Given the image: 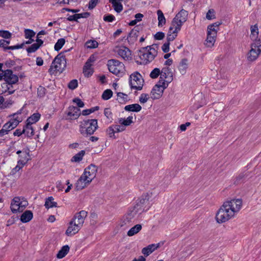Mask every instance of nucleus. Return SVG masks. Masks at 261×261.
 <instances>
[{
    "instance_id": "c03bdc74",
    "label": "nucleus",
    "mask_w": 261,
    "mask_h": 261,
    "mask_svg": "<svg viewBox=\"0 0 261 261\" xmlns=\"http://www.w3.org/2000/svg\"><path fill=\"white\" fill-rule=\"evenodd\" d=\"M140 27L136 26L129 33L128 36L130 38H137L138 36L139 31Z\"/></svg>"
},
{
    "instance_id": "58836bf2",
    "label": "nucleus",
    "mask_w": 261,
    "mask_h": 261,
    "mask_svg": "<svg viewBox=\"0 0 261 261\" xmlns=\"http://www.w3.org/2000/svg\"><path fill=\"white\" fill-rule=\"evenodd\" d=\"M133 118V117L132 116H128L126 119L120 118L119 120V122L121 125H123L124 126H128L131 123H133V121H132Z\"/></svg>"
},
{
    "instance_id": "bf43d9fd",
    "label": "nucleus",
    "mask_w": 261,
    "mask_h": 261,
    "mask_svg": "<svg viewBox=\"0 0 261 261\" xmlns=\"http://www.w3.org/2000/svg\"><path fill=\"white\" fill-rule=\"evenodd\" d=\"M10 43V41L9 40L1 39L0 40V47H3L4 50H6L7 49H6V48L8 46L6 45L9 44Z\"/></svg>"
},
{
    "instance_id": "603ef678",
    "label": "nucleus",
    "mask_w": 261,
    "mask_h": 261,
    "mask_svg": "<svg viewBox=\"0 0 261 261\" xmlns=\"http://www.w3.org/2000/svg\"><path fill=\"white\" fill-rule=\"evenodd\" d=\"M40 46L38 44L35 43L32 44L30 47H29L27 50L29 53H34L36 51Z\"/></svg>"
},
{
    "instance_id": "9b49d317",
    "label": "nucleus",
    "mask_w": 261,
    "mask_h": 261,
    "mask_svg": "<svg viewBox=\"0 0 261 261\" xmlns=\"http://www.w3.org/2000/svg\"><path fill=\"white\" fill-rule=\"evenodd\" d=\"M2 75L3 79L6 82L9 86L16 84L18 81V77L17 75L13 73L10 69H7L2 71Z\"/></svg>"
},
{
    "instance_id": "de8ad7c7",
    "label": "nucleus",
    "mask_w": 261,
    "mask_h": 261,
    "mask_svg": "<svg viewBox=\"0 0 261 261\" xmlns=\"http://www.w3.org/2000/svg\"><path fill=\"white\" fill-rule=\"evenodd\" d=\"M107 134L110 138L115 139L116 137L115 136V130L113 125L109 126L106 130Z\"/></svg>"
},
{
    "instance_id": "13d9d810",
    "label": "nucleus",
    "mask_w": 261,
    "mask_h": 261,
    "mask_svg": "<svg viewBox=\"0 0 261 261\" xmlns=\"http://www.w3.org/2000/svg\"><path fill=\"white\" fill-rule=\"evenodd\" d=\"M215 11L213 9H210L206 13V18L208 20H211L215 18Z\"/></svg>"
},
{
    "instance_id": "338daca9",
    "label": "nucleus",
    "mask_w": 261,
    "mask_h": 261,
    "mask_svg": "<svg viewBox=\"0 0 261 261\" xmlns=\"http://www.w3.org/2000/svg\"><path fill=\"white\" fill-rule=\"evenodd\" d=\"M170 43L166 42L162 46L164 53H168L169 51Z\"/></svg>"
},
{
    "instance_id": "1a4fd4ad",
    "label": "nucleus",
    "mask_w": 261,
    "mask_h": 261,
    "mask_svg": "<svg viewBox=\"0 0 261 261\" xmlns=\"http://www.w3.org/2000/svg\"><path fill=\"white\" fill-rule=\"evenodd\" d=\"M261 53V40H256L251 45V49L247 54L248 61L253 62L255 61Z\"/></svg>"
},
{
    "instance_id": "774afa93",
    "label": "nucleus",
    "mask_w": 261,
    "mask_h": 261,
    "mask_svg": "<svg viewBox=\"0 0 261 261\" xmlns=\"http://www.w3.org/2000/svg\"><path fill=\"white\" fill-rule=\"evenodd\" d=\"M21 164H18L17 166H15L11 171L10 174L11 175H14L16 174L17 172H18L20 169L22 168L23 166L22 165L20 166Z\"/></svg>"
},
{
    "instance_id": "69168bd1",
    "label": "nucleus",
    "mask_w": 261,
    "mask_h": 261,
    "mask_svg": "<svg viewBox=\"0 0 261 261\" xmlns=\"http://www.w3.org/2000/svg\"><path fill=\"white\" fill-rule=\"evenodd\" d=\"M99 0H90L89 3V9H93L98 4Z\"/></svg>"
},
{
    "instance_id": "412c9836",
    "label": "nucleus",
    "mask_w": 261,
    "mask_h": 261,
    "mask_svg": "<svg viewBox=\"0 0 261 261\" xmlns=\"http://www.w3.org/2000/svg\"><path fill=\"white\" fill-rule=\"evenodd\" d=\"M28 148L22 151V154L19 155L20 159L18 161V164H21L23 166L30 160V152Z\"/></svg>"
},
{
    "instance_id": "f257e3e1",
    "label": "nucleus",
    "mask_w": 261,
    "mask_h": 261,
    "mask_svg": "<svg viewBox=\"0 0 261 261\" xmlns=\"http://www.w3.org/2000/svg\"><path fill=\"white\" fill-rule=\"evenodd\" d=\"M96 172L97 167L93 164L87 167L76 183L77 190H82L88 185L95 178Z\"/></svg>"
},
{
    "instance_id": "5fc2aeb1",
    "label": "nucleus",
    "mask_w": 261,
    "mask_h": 261,
    "mask_svg": "<svg viewBox=\"0 0 261 261\" xmlns=\"http://www.w3.org/2000/svg\"><path fill=\"white\" fill-rule=\"evenodd\" d=\"M104 114L105 116L107 118V119H108L109 120L111 121V120L113 119V114L110 108H106L104 110Z\"/></svg>"
},
{
    "instance_id": "423d86ee",
    "label": "nucleus",
    "mask_w": 261,
    "mask_h": 261,
    "mask_svg": "<svg viewBox=\"0 0 261 261\" xmlns=\"http://www.w3.org/2000/svg\"><path fill=\"white\" fill-rule=\"evenodd\" d=\"M140 214L133 207H130L127 214L123 217L119 223L121 227L127 228L130 226L137 219Z\"/></svg>"
},
{
    "instance_id": "72a5a7b5",
    "label": "nucleus",
    "mask_w": 261,
    "mask_h": 261,
    "mask_svg": "<svg viewBox=\"0 0 261 261\" xmlns=\"http://www.w3.org/2000/svg\"><path fill=\"white\" fill-rule=\"evenodd\" d=\"M44 205L46 208H49L57 207V203L54 202L53 197L50 196L46 198Z\"/></svg>"
},
{
    "instance_id": "37998d69",
    "label": "nucleus",
    "mask_w": 261,
    "mask_h": 261,
    "mask_svg": "<svg viewBox=\"0 0 261 261\" xmlns=\"http://www.w3.org/2000/svg\"><path fill=\"white\" fill-rule=\"evenodd\" d=\"M113 95V92L110 89H107L103 92L101 97L104 100L109 99Z\"/></svg>"
},
{
    "instance_id": "680f3d73",
    "label": "nucleus",
    "mask_w": 261,
    "mask_h": 261,
    "mask_svg": "<svg viewBox=\"0 0 261 261\" xmlns=\"http://www.w3.org/2000/svg\"><path fill=\"white\" fill-rule=\"evenodd\" d=\"M165 37V34L162 32H157L154 36L155 40H161Z\"/></svg>"
},
{
    "instance_id": "a211bd4d",
    "label": "nucleus",
    "mask_w": 261,
    "mask_h": 261,
    "mask_svg": "<svg viewBox=\"0 0 261 261\" xmlns=\"http://www.w3.org/2000/svg\"><path fill=\"white\" fill-rule=\"evenodd\" d=\"M165 89L162 86L155 85L151 91V97L153 99H159L162 96Z\"/></svg>"
},
{
    "instance_id": "c9c22d12",
    "label": "nucleus",
    "mask_w": 261,
    "mask_h": 261,
    "mask_svg": "<svg viewBox=\"0 0 261 261\" xmlns=\"http://www.w3.org/2000/svg\"><path fill=\"white\" fill-rule=\"evenodd\" d=\"M85 154V151L81 150L79 153L75 154L71 158V161L72 162H79L83 159V157L84 156Z\"/></svg>"
},
{
    "instance_id": "39448f33",
    "label": "nucleus",
    "mask_w": 261,
    "mask_h": 261,
    "mask_svg": "<svg viewBox=\"0 0 261 261\" xmlns=\"http://www.w3.org/2000/svg\"><path fill=\"white\" fill-rule=\"evenodd\" d=\"M157 55V52L153 49L152 51L148 50V47L141 48L138 53V56L140 59V64L146 65L153 60Z\"/></svg>"
},
{
    "instance_id": "79ce46f5",
    "label": "nucleus",
    "mask_w": 261,
    "mask_h": 261,
    "mask_svg": "<svg viewBox=\"0 0 261 261\" xmlns=\"http://www.w3.org/2000/svg\"><path fill=\"white\" fill-rule=\"evenodd\" d=\"M180 29L181 28L178 26H174L173 25V22H171V24L169 28L168 34H170L171 35L175 34L176 35H177V33L180 30Z\"/></svg>"
},
{
    "instance_id": "a18cd8bd",
    "label": "nucleus",
    "mask_w": 261,
    "mask_h": 261,
    "mask_svg": "<svg viewBox=\"0 0 261 261\" xmlns=\"http://www.w3.org/2000/svg\"><path fill=\"white\" fill-rule=\"evenodd\" d=\"M99 108V107L96 106V107H92L89 109H86V110H83L82 112V115H83L84 116L88 115L90 114L91 113H93L95 111L98 110Z\"/></svg>"
},
{
    "instance_id": "b1692460",
    "label": "nucleus",
    "mask_w": 261,
    "mask_h": 261,
    "mask_svg": "<svg viewBox=\"0 0 261 261\" xmlns=\"http://www.w3.org/2000/svg\"><path fill=\"white\" fill-rule=\"evenodd\" d=\"M170 77L172 81V73L169 67H164L161 71L160 79L168 80Z\"/></svg>"
},
{
    "instance_id": "aec40b11",
    "label": "nucleus",
    "mask_w": 261,
    "mask_h": 261,
    "mask_svg": "<svg viewBox=\"0 0 261 261\" xmlns=\"http://www.w3.org/2000/svg\"><path fill=\"white\" fill-rule=\"evenodd\" d=\"M81 229L80 228L78 227L76 225V223L70 221L69 224V226L66 231V234L68 236H72Z\"/></svg>"
},
{
    "instance_id": "6e6d98bb",
    "label": "nucleus",
    "mask_w": 261,
    "mask_h": 261,
    "mask_svg": "<svg viewBox=\"0 0 261 261\" xmlns=\"http://www.w3.org/2000/svg\"><path fill=\"white\" fill-rule=\"evenodd\" d=\"M149 97L148 94L142 93L139 97V101L141 103H144L147 101Z\"/></svg>"
},
{
    "instance_id": "8fccbe9b",
    "label": "nucleus",
    "mask_w": 261,
    "mask_h": 261,
    "mask_svg": "<svg viewBox=\"0 0 261 261\" xmlns=\"http://www.w3.org/2000/svg\"><path fill=\"white\" fill-rule=\"evenodd\" d=\"M161 73V70L158 68H155L150 73V76L152 79H156Z\"/></svg>"
},
{
    "instance_id": "473e14b6",
    "label": "nucleus",
    "mask_w": 261,
    "mask_h": 261,
    "mask_svg": "<svg viewBox=\"0 0 261 261\" xmlns=\"http://www.w3.org/2000/svg\"><path fill=\"white\" fill-rule=\"evenodd\" d=\"M258 34V29L257 24H255L251 27V35L250 37L252 40H258V39H256Z\"/></svg>"
},
{
    "instance_id": "f704fd0d",
    "label": "nucleus",
    "mask_w": 261,
    "mask_h": 261,
    "mask_svg": "<svg viewBox=\"0 0 261 261\" xmlns=\"http://www.w3.org/2000/svg\"><path fill=\"white\" fill-rule=\"evenodd\" d=\"M157 14L159 20L158 26L162 27L166 23V19L165 18L164 14L161 10H158L157 11Z\"/></svg>"
},
{
    "instance_id": "4468645a",
    "label": "nucleus",
    "mask_w": 261,
    "mask_h": 261,
    "mask_svg": "<svg viewBox=\"0 0 261 261\" xmlns=\"http://www.w3.org/2000/svg\"><path fill=\"white\" fill-rule=\"evenodd\" d=\"M225 203L235 214L240 210L242 206V200L241 199H233L226 201Z\"/></svg>"
},
{
    "instance_id": "4d7b16f0",
    "label": "nucleus",
    "mask_w": 261,
    "mask_h": 261,
    "mask_svg": "<svg viewBox=\"0 0 261 261\" xmlns=\"http://www.w3.org/2000/svg\"><path fill=\"white\" fill-rule=\"evenodd\" d=\"M77 81L76 80H72L69 83L68 87L70 89L74 90L77 87Z\"/></svg>"
},
{
    "instance_id": "7c9ffc66",
    "label": "nucleus",
    "mask_w": 261,
    "mask_h": 261,
    "mask_svg": "<svg viewBox=\"0 0 261 261\" xmlns=\"http://www.w3.org/2000/svg\"><path fill=\"white\" fill-rule=\"evenodd\" d=\"M117 96V100L120 103H125L128 100V95L122 92H118Z\"/></svg>"
},
{
    "instance_id": "bb28decb",
    "label": "nucleus",
    "mask_w": 261,
    "mask_h": 261,
    "mask_svg": "<svg viewBox=\"0 0 261 261\" xmlns=\"http://www.w3.org/2000/svg\"><path fill=\"white\" fill-rule=\"evenodd\" d=\"M142 109V107L138 103L127 105L124 107L126 111L138 112Z\"/></svg>"
},
{
    "instance_id": "9d476101",
    "label": "nucleus",
    "mask_w": 261,
    "mask_h": 261,
    "mask_svg": "<svg viewBox=\"0 0 261 261\" xmlns=\"http://www.w3.org/2000/svg\"><path fill=\"white\" fill-rule=\"evenodd\" d=\"M143 79L142 75L137 71L132 73L129 76V84L131 89L141 90L143 86Z\"/></svg>"
},
{
    "instance_id": "2eb2a0df",
    "label": "nucleus",
    "mask_w": 261,
    "mask_h": 261,
    "mask_svg": "<svg viewBox=\"0 0 261 261\" xmlns=\"http://www.w3.org/2000/svg\"><path fill=\"white\" fill-rule=\"evenodd\" d=\"M25 206V204L22 205V202L20 201L19 197H15L11 204V210L13 213H16L18 211H22V208Z\"/></svg>"
},
{
    "instance_id": "f03ea898",
    "label": "nucleus",
    "mask_w": 261,
    "mask_h": 261,
    "mask_svg": "<svg viewBox=\"0 0 261 261\" xmlns=\"http://www.w3.org/2000/svg\"><path fill=\"white\" fill-rule=\"evenodd\" d=\"M80 126L81 134L87 137L93 134L98 128L97 120L95 119L84 120Z\"/></svg>"
},
{
    "instance_id": "c85d7f7f",
    "label": "nucleus",
    "mask_w": 261,
    "mask_h": 261,
    "mask_svg": "<svg viewBox=\"0 0 261 261\" xmlns=\"http://www.w3.org/2000/svg\"><path fill=\"white\" fill-rule=\"evenodd\" d=\"M188 65V60L187 59H183L180 61L178 66V69L182 74H184L186 73Z\"/></svg>"
},
{
    "instance_id": "20e7f679",
    "label": "nucleus",
    "mask_w": 261,
    "mask_h": 261,
    "mask_svg": "<svg viewBox=\"0 0 261 261\" xmlns=\"http://www.w3.org/2000/svg\"><path fill=\"white\" fill-rule=\"evenodd\" d=\"M151 195L152 193H147L142 195L139 201L132 207L139 214L143 212L147 211L151 206V203L149 201Z\"/></svg>"
},
{
    "instance_id": "ea45409f",
    "label": "nucleus",
    "mask_w": 261,
    "mask_h": 261,
    "mask_svg": "<svg viewBox=\"0 0 261 261\" xmlns=\"http://www.w3.org/2000/svg\"><path fill=\"white\" fill-rule=\"evenodd\" d=\"M65 43V40L64 38H60L58 39L55 45V50L56 51H59V50H60L63 47V46L64 45Z\"/></svg>"
},
{
    "instance_id": "4be33fe9",
    "label": "nucleus",
    "mask_w": 261,
    "mask_h": 261,
    "mask_svg": "<svg viewBox=\"0 0 261 261\" xmlns=\"http://www.w3.org/2000/svg\"><path fill=\"white\" fill-rule=\"evenodd\" d=\"M21 121V120L18 118L17 115L14 114L13 115L12 118H11L6 124H8V125L10 129L12 130L15 128Z\"/></svg>"
},
{
    "instance_id": "052dcab7",
    "label": "nucleus",
    "mask_w": 261,
    "mask_h": 261,
    "mask_svg": "<svg viewBox=\"0 0 261 261\" xmlns=\"http://www.w3.org/2000/svg\"><path fill=\"white\" fill-rule=\"evenodd\" d=\"M115 19V17L112 14L105 15L103 16V20L106 22H112Z\"/></svg>"
},
{
    "instance_id": "cd10ccee",
    "label": "nucleus",
    "mask_w": 261,
    "mask_h": 261,
    "mask_svg": "<svg viewBox=\"0 0 261 261\" xmlns=\"http://www.w3.org/2000/svg\"><path fill=\"white\" fill-rule=\"evenodd\" d=\"M69 249L70 248L68 245L63 246L57 253V257L59 259L64 257L68 253Z\"/></svg>"
},
{
    "instance_id": "f3484780",
    "label": "nucleus",
    "mask_w": 261,
    "mask_h": 261,
    "mask_svg": "<svg viewBox=\"0 0 261 261\" xmlns=\"http://www.w3.org/2000/svg\"><path fill=\"white\" fill-rule=\"evenodd\" d=\"M80 109L76 107L71 106L68 108L67 115L70 117V119H76L81 115Z\"/></svg>"
},
{
    "instance_id": "6e6552de",
    "label": "nucleus",
    "mask_w": 261,
    "mask_h": 261,
    "mask_svg": "<svg viewBox=\"0 0 261 261\" xmlns=\"http://www.w3.org/2000/svg\"><path fill=\"white\" fill-rule=\"evenodd\" d=\"M107 65L110 72L116 75L122 76L125 71L124 64L117 60H109Z\"/></svg>"
},
{
    "instance_id": "7ed1b4c3",
    "label": "nucleus",
    "mask_w": 261,
    "mask_h": 261,
    "mask_svg": "<svg viewBox=\"0 0 261 261\" xmlns=\"http://www.w3.org/2000/svg\"><path fill=\"white\" fill-rule=\"evenodd\" d=\"M232 211L224 202L216 214V219L217 222L222 223L230 219L235 215V213Z\"/></svg>"
},
{
    "instance_id": "5701e85b",
    "label": "nucleus",
    "mask_w": 261,
    "mask_h": 261,
    "mask_svg": "<svg viewBox=\"0 0 261 261\" xmlns=\"http://www.w3.org/2000/svg\"><path fill=\"white\" fill-rule=\"evenodd\" d=\"M40 116L41 115L39 113H34L29 117L26 120V122L27 123V128L31 129V125H32L37 122L39 120Z\"/></svg>"
},
{
    "instance_id": "393cba45",
    "label": "nucleus",
    "mask_w": 261,
    "mask_h": 261,
    "mask_svg": "<svg viewBox=\"0 0 261 261\" xmlns=\"http://www.w3.org/2000/svg\"><path fill=\"white\" fill-rule=\"evenodd\" d=\"M33 217V213L31 211L27 210L21 215L20 220L23 223H27L31 221Z\"/></svg>"
},
{
    "instance_id": "e433bc0d",
    "label": "nucleus",
    "mask_w": 261,
    "mask_h": 261,
    "mask_svg": "<svg viewBox=\"0 0 261 261\" xmlns=\"http://www.w3.org/2000/svg\"><path fill=\"white\" fill-rule=\"evenodd\" d=\"M171 82V79L170 77L168 80L160 79L158 82V84L155 85H158L159 86H162V87L164 88V89H166L168 86L169 83Z\"/></svg>"
},
{
    "instance_id": "6ab92c4d",
    "label": "nucleus",
    "mask_w": 261,
    "mask_h": 261,
    "mask_svg": "<svg viewBox=\"0 0 261 261\" xmlns=\"http://www.w3.org/2000/svg\"><path fill=\"white\" fill-rule=\"evenodd\" d=\"M118 55L124 60H129L131 59V53L130 50L126 47L122 46L117 51Z\"/></svg>"
},
{
    "instance_id": "4c0bfd02",
    "label": "nucleus",
    "mask_w": 261,
    "mask_h": 261,
    "mask_svg": "<svg viewBox=\"0 0 261 261\" xmlns=\"http://www.w3.org/2000/svg\"><path fill=\"white\" fill-rule=\"evenodd\" d=\"M85 45L87 48H96L98 46V43L96 40H89L86 42Z\"/></svg>"
},
{
    "instance_id": "a878e982",
    "label": "nucleus",
    "mask_w": 261,
    "mask_h": 261,
    "mask_svg": "<svg viewBox=\"0 0 261 261\" xmlns=\"http://www.w3.org/2000/svg\"><path fill=\"white\" fill-rule=\"evenodd\" d=\"M217 35L215 33H211L210 32L207 33V38L206 40V45L208 47H211L214 45V43L216 41V37Z\"/></svg>"
},
{
    "instance_id": "09e8293b",
    "label": "nucleus",
    "mask_w": 261,
    "mask_h": 261,
    "mask_svg": "<svg viewBox=\"0 0 261 261\" xmlns=\"http://www.w3.org/2000/svg\"><path fill=\"white\" fill-rule=\"evenodd\" d=\"M0 37L5 39H10L12 37V34L8 31L0 30Z\"/></svg>"
},
{
    "instance_id": "a19ab883",
    "label": "nucleus",
    "mask_w": 261,
    "mask_h": 261,
    "mask_svg": "<svg viewBox=\"0 0 261 261\" xmlns=\"http://www.w3.org/2000/svg\"><path fill=\"white\" fill-rule=\"evenodd\" d=\"M31 129L27 128V123L26 122V124L24 126L23 128V130H25L24 134H25L26 136L29 138H31L34 135V130L32 125H31Z\"/></svg>"
},
{
    "instance_id": "c756f323",
    "label": "nucleus",
    "mask_w": 261,
    "mask_h": 261,
    "mask_svg": "<svg viewBox=\"0 0 261 261\" xmlns=\"http://www.w3.org/2000/svg\"><path fill=\"white\" fill-rule=\"evenodd\" d=\"M141 229L142 225L141 224H137L127 231V234L129 237H132L138 233Z\"/></svg>"
},
{
    "instance_id": "0eeeda50",
    "label": "nucleus",
    "mask_w": 261,
    "mask_h": 261,
    "mask_svg": "<svg viewBox=\"0 0 261 261\" xmlns=\"http://www.w3.org/2000/svg\"><path fill=\"white\" fill-rule=\"evenodd\" d=\"M66 60L64 55V52L58 54L51 63V66L48 70L50 74L54 73L56 71H60L62 68L66 66Z\"/></svg>"
},
{
    "instance_id": "f8f14e48",
    "label": "nucleus",
    "mask_w": 261,
    "mask_h": 261,
    "mask_svg": "<svg viewBox=\"0 0 261 261\" xmlns=\"http://www.w3.org/2000/svg\"><path fill=\"white\" fill-rule=\"evenodd\" d=\"M188 15V11L182 9L176 15L175 17L172 21L173 25L174 26H178L181 28L184 23L187 21Z\"/></svg>"
},
{
    "instance_id": "3c124183",
    "label": "nucleus",
    "mask_w": 261,
    "mask_h": 261,
    "mask_svg": "<svg viewBox=\"0 0 261 261\" xmlns=\"http://www.w3.org/2000/svg\"><path fill=\"white\" fill-rule=\"evenodd\" d=\"M8 125V124L5 123L3 125L2 129L0 130V137L4 136L5 135L7 134L11 130V129H10Z\"/></svg>"
},
{
    "instance_id": "e2e57ef3",
    "label": "nucleus",
    "mask_w": 261,
    "mask_h": 261,
    "mask_svg": "<svg viewBox=\"0 0 261 261\" xmlns=\"http://www.w3.org/2000/svg\"><path fill=\"white\" fill-rule=\"evenodd\" d=\"M73 102L75 103L79 108H83L84 107V103L80 98H75L73 99Z\"/></svg>"
},
{
    "instance_id": "864d4df0",
    "label": "nucleus",
    "mask_w": 261,
    "mask_h": 261,
    "mask_svg": "<svg viewBox=\"0 0 261 261\" xmlns=\"http://www.w3.org/2000/svg\"><path fill=\"white\" fill-rule=\"evenodd\" d=\"M24 33L25 38L30 39L33 37L35 35V33L33 30L30 29H25Z\"/></svg>"
},
{
    "instance_id": "ddd939ff",
    "label": "nucleus",
    "mask_w": 261,
    "mask_h": 261,
    "mask_svg": "<svg viewBox=\"0 0 261 261\" xmlns=\"http://www.w3.org/2000/svg\"><path fill=\"white\" fill-rule=\"evenodd\" d=\"M88 213L85 211H81L79 213H76L72 219L71 220L73 222L76 223V225L78 227L81 228L83 226L85 219L87 216Z\"/></svg>"
},
{
    "instance_id": "49530a36",
    "label": "nucleus",
    "mask_w": 261,
    "mask_h": 261,
    "mask_svg": "<svg viewBox=\"0 0 261 261\" xmlns=\"http://www.w3.org/2000/svg\"><path fill=\"white\" fill-rule=\"evenodd\" d=\"M113 5L114 10L117 13H120L123 9L122 5L119 2H113L111 3Z\"/></svg>"
},
{
    "instance_id": "2f4dec72",
    "label": "nucleus",
    "mask_w": 261,
    "mask_h": 261,
    "mask_svg": "<svg viewBox=\"0 0 261 261\" xmlns=\"http://www.w3.org/2000/svg\"><path fill=\"white\" fill-rule=\"evenodd\" d=\"M221 24V22H216L209 25L207 27V32H210L211 33H215V34L217 35L219 27Z\"/></svg>"
},
{
    "instance_id": "dca6fc26",
    "label": "nucleus",
    "mask_w": 261,
    "mask_h": 261,
    "mask_svg": "<svg viewBox=\"0 0 261 261\" xmlns=\"http://www.w3.org/2000/svg\"><path fill=\"white\" fill-rule=\"evenodd\" d=\"M164 244V242H161L158 244H152L144 247L142 250V253L146 256H148L155 250L159 248L161 245Z\"/></svg>"
},
{
    "instance_id": "0e129e2a",
    "label": "nucleus",
    "mask_w": 261,
    "mask_h": 261,
    "mask_svg": "<svg viewBox=\"0 0 261 261\" xmlns=\"http://www.w3.org/2000/svg\"><path fill=\"white\" fill-rule=\"evenodd\" d=\"M113 126L115 129L116 133L123 132L125 129V128L124 126H121L119 125H113Z\"/></svg>"
}]
</instances>
